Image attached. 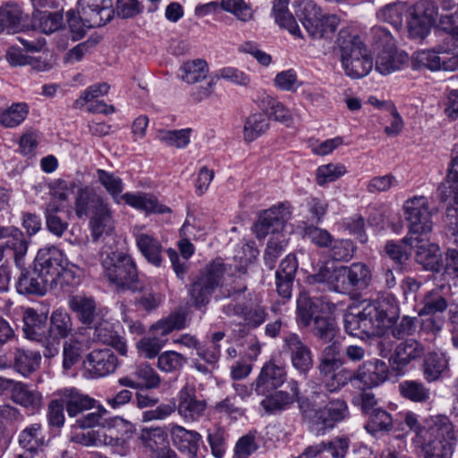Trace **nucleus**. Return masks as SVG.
Listing matches in <instances>:
<instances>
[{
  "label": "nucleus",
  "mask_w": 458,
  "mask_h": 458,
  "mask_svg": "<svg viewBox=\"0 0 458 458\" xmlns=\"http://www.w3.org/2000/svg\"><path fill=\"white\" fill-rule=\"evenodd\" d=\"M284 347L290 353L294 369L301 374H307L313 366L310 348L297 334H290L284 339Z\"/></svg>",
  "instance_id": "a211bd4d"
},
{
  "label": "nucleus",
  "mask_w": 458,
  "mask_h": 458,
  "mask_svg": "<svg viewBox=\"0 0 458 458\" xmlns=\"http://www.w3.org/2000/svg\"><path fill=\"white\" fill-rule=\"evenodd\" d=\"M82 350V342L77 335H72L64 344L63 350V367L64 369H70L76 362H78Z\"/></svg>",
  "instance_id": "774afa93"
},
{
  "label": "nucleus",
  "mask_w": 458,
  "mask_h": 458,
  "mask_svg": "<svg viewBox=\"0 0 458 458\" xmlns=\"http://www.w3.org/2000/svg\"><path fill=\"white\" fill-rule=\"evenodd\" d=\"M166 342L167 338L149 333L148 335L144 336L137 343V349L145 358L152 359L158 355Z\"/></svg>",
  "instance_id": "680f3d73"
},
{
  "label": "nucleus",
  "mask_w": 458,
  "mask_h": 458,
  "mask_svg": "<svg viewBox=\"0 0 458 458\" xmlns=\"http://www.w3.org/2000/svg\"><path fill=\"white\" fill-rule=\"evenodd\" d=\"M225 265L220 259L208 264L189 288L191 301L195 308L207 305L215 290L220 285L225 274Z\"/></svg>",
  "instance_id": "1a4fd4ad"
},
{
  "label": "nucleus",
  "mask_w": 458,
  "mask_h": 458,
  "mask_svg": "<svg viewBox=\"0 0 458 458\" xmlns=\"http://www.w3.org/2000/svg\"><path fill=\"white\" fill-rule=\"evenodd\" d=\"M345 269L352 292L355 289H364L369 285L372 275L366 264L352 263L351 266H345Z\"/></svg>",
  "instance_id": "8fccbe9b"
},
{
  "label": "nucleus",
  "mask_w": 458,
  "mask_h": 458,
  "mask_svg": "<svg viewBox=\"0 0 458 458\" xmlns=\"http://www.w3.org/2000/svg\"><path fill=\"white\" fill-rule=\"evenodd\" d=\"M105 277L121 290L136 292L139 286L138 271L131 257L122 251H112L102 259Z\"/></svg>",
  "instance_id": "423d86ee"
},
{
  "label": "nucleus",
  "mask_w": 458,
  "mask_h": 458,
  "mask_svg": "<svg viewBox=\"0 0 458 458\" xmlns=\"http://www.w3.org/2000/svg\"><path fill=\"white\" fill-rule=\"evenodd\" d=\"M34 267L47 279L54 288L73 284L75 279V266L71 264L63 252L54 247H47L38 251Z\"/></svg>",
  "instance_id": "20e7f679"
},
{
  "label": "nucleus",
  "mask_w": 458,
  "mask_h": 458,
  "mask_svg": "<svg viewBox=\"0 0 458 458\" xmlns=\"http://www.w3.org/2000/svg\"><path fill=\"white\" fill-rule=\"evenodd\" d=\"M96 173L100 184L112 196L115 202L120 203V200L122 199L121 193L123 191V182L122 179L114 175L113 173L106 172L103 169H98Z\"/></svg>",
  "instance_id": "13d9d810"
},
{
  "label": "nucleus",
  "mask_w": 458,
  "mask_h": 458,
  "mask_svg": "<svg viewBox=\"0 0 458 458\" xmlns=\"http://www.w3.org/2000/svg\"><path fill=\"white\" fill-rule=\"evenodd\" d=\"M310 327L313 336L323 343L332 342L339 330L335 319L329 314L316 315Z\"/></svg>",
  "instance_id": "58836bf2"
},
{
  "label": "nucleus",
  "mask_w": 458,
  "mask_h": 458,
  "mask_svg": "<svg viewBox=\"0 0 458 458\" xmlns=\"http://www.w3.org/2000/svg\"><path fill=\"white\" fill-rule=\"evenodd\" d=\"M178 247L184 259L183 261L180 259L177 252L174 250L168 249L166 252L172 263L174 273L178 277L182 279L187 272L186 260L193 254L194 246L189 240L183 239L178 242Z\"/></svg>",
  "instance_id": "09e8293b"
},
{
  "label": "nucleus",
  "mask_w": 458,
  "mask_h": 458,
  "mask_svg": "<svg viewBox=\"0 0 458 458\" xmlns=\"http://www.w3.org/2000/svg\"><path fill=\"white\" fill-rule=\"evenodd\" d=\"M121 199L128 205L146 212L164 214L170 210L160 204L155 196L147 193H124Z\"/></svg>",
  "instance_id": "a19ab883"
},
{
  "label": "nucleus",
  "mask_w": 458,
  "mask_h": 458,
  "mask_svg": "<svg viewBox=\"0 0 458 458\" xmlns=\"http://www.w3.org/2000/svg\"><path fill=\"white\" fill-rule=\"evenodd\" d=\"M18 443L24 449V453L17 454L16 458H32L33 454L43 444L41 425L34 423L26 427L20 433Z\"/></svg>",
  "instance_id": "72a5a7b5"
},
{
  "label": "nucleus",
  "mask_w": 458,
  "mask_h": 458,
  "mask_svg": "<svg viewBox=\"0 0 458 458\" xmlns=\"http://www.w3.org/2000/svg\"><path fill=\"white\" fill-rule=\"evenodd\" d=\"M342 366L319 369L323 387L328 394H336L349 383L354 386L353 370Z\"/></svg>",
  "instance_id": "5701e85b"
},
{
  "label": "nucleus",
  "mask_w": 458,
  "mask_h": 458,
  "mask_svg": "<svg viewBox=\"0 0 458 458\" xmlns=\"http://www.w3.org/2000/svg\"><path fill=\"white\" fill-rule=\"evenodd\" d=\"M354 374V387L359 389H370L385 382L388 377L387 364L379 360L363 362Z\"/></svg>",
  "instance_id": "dca6fc26"
},
{
  "label": "nucleus",
  "mask_w": 458,
  "mask_h": 458,
  "mask_svg": "<svg viewBox=\"0 0 458 458\" xmlns=\"http://www.w3.org/2000/svg\"><path fill=\"white\" fill-rule=\"evenodd\" d=\"M437 194L442 201L453 199L458 204V144L450 162L448 174L437 188Z\"/></svg>",
  "instance_id": "2f4dec72"
},
{
  "label": "nucleus",
  "mask_w": 458,
  "mask_h": 458,
  "mask_svg": "<svg viewBox=\"0 0 458 458\" xmlns=\"http://www.w3.org/2000/svg\"><path fill=\"white\" fill-rule=\"evenodd\" d=\"M103 201L104 199L91 187L80 188L75 197V214L79 218L92 215L93 209H96Z\"/></svg>",
  "instance_id": "e433bc0d"
},
{
  "label": "nucleus",
  "mask_w": 458,
  "mask_h": 458,
  "mask_svg": "<svg viewBox=\"0 0 458 458\" xmlns=\"http://www.w3.org/2000/svg\"><path fill=\"white\" fill-rule=\"evenodd\" d=\"M28 29L27 16L18 4L9 2L0 7V34H15Z\"/></svg>",
  "instance_id": "4be33fe9"
},
{
  "label": "nucleus",
  "mask_w": 458,
  "mask_h": 458,
  "mask_svg": "<svg viewBox=\"0 0 458 458\" xmlns=\"http://www.w3.org/2000/svg\"><path fill=\"white\" fill-rule=\"evenodd\" d=\"M61 209L55 201H49L46 208V223L50 233L60 237L67 230L68 223L64 221L58 215Z\"/></svg>",
  "instance_id": "69168bd1"
},
{
  "label": "nucleus",
  "mask_w": 458,
  "mask_h": 458,
  "mask_svg": "<svg viewBox=\"0 0 458 458\" xmlns=\"http://www.w3.org/2000/svg\"><path fill=\"white\" fill-rule=\"evenodd\" d=\"M269 128L268 117L265 114H250L245 122L243 136L246 141L251 142Z\"/></svg>",
  "instance_id": "603ef678"
},
{
  "label": "nucleus",
  "mask_w": 458,
  "mask_h": 458,
  "mask_svg": "<svg viewBox=\"0 0 458 458\" xmlns=\"http://www.w3.org/2000/svg\"><path fill=\"white\" fill-rule=\"evenodd\" d=\"M400 310L395 297L386 294L368 304L357 313L344 315V323L345 332L359 338L376 335L399 318Z\"/></svg>",
  "instance_id": "f257e3e1"
},
{
  "label": "nucleus",
  "mask_w": 458,
  "mask_h": 458,
  "mask_svg": "<svg viewBox=\"0 0 458 458\" xmlns=\"http://www.w3.org/2000/svg\"><path fill=\"white\" fill-rule=\"evenodd\" d=\"M89 371L95 377H105L114 372L117 367V358L108 349L93 350L87 356Z\"/></svg>",
  "instance_id": "393cba45"
},
{
  "label": "nucleus",
  "mask_w": 458,
  "mask_h": 458,
  "mask_svg": "<svg viewBox=\"0 0 458 458\" xmlns=\"http://www.w3.org/2000/svg\"><path fill=\"white\" fill-rule=\"evenodd\" d=\"M179 77L191 84L204 80L208 72V64L204 60L196 59L183 63L179 70Z\"/></svg>",
  "instance_id": "3c124183"
},
{
  "label": "nucleus",
  "mask_w": 458,
  "mask_h": 458,
  "mask_svg": "<svg viewBox=\"0 0 458 458\" xmlns=\"http://www.w3.org/2000/svg\"><path fill=\"white\" fill-rule=\"evenodd\" d=\"M64 403L70 417H76L95 407L96 401L74 388L64 390Z\"/></svg>",
  "instance_id": "f704fd0d"
},
{
  "label": "nucleus",
  "mask_w": 458,
  "mask_h": 458,
  "mask_svg": "<svg viewBox=\"0 0 458 458\" xmlns=\"http://www.w3.org/2000/svg\"><path fill=\"white\" fill-rule=\"evenodd\" d=\"M78 13L87 27H100L112 18L111 0H78Z\"/></svg>",
  "instance_id": "2eb2a0df"
},
{
  "label": "nucleus",
  "mask_w": 458,
  "mask_h": 458,
  "mask_svg": "<svg viewBox=\"0 0 458 458\" xmlns=\"http://www.w3.org/2000/svg\"><path fill=\"white\" fill-rule=\"evenodd\" d=\"M437 17V7L431 0H420L414 4L408 19V31L411 38L422 39L429 32Z\"/></svg>",
  "instance_id": "f8f14e48"
},
{
  "label": "nucleus",
  "mask_w": 458,
  "mask_h": 458,
  "mask_svg": "<svg viewBox=\"0 0 458 458\" xmlns=\"http://www.w3.org/2000/svg\"><path fill=\"white\" fill-rule=\"evenodd\" d=\"M296 15L308 34L313 38L330 36L339 23L337 16L322 13L321 9L311 0L300 2Z\"/></svg>",
  "instance_id": "6e6552de"
},
{
  "label": "nucleus",
  "mask_w": 458,
  "mask_h": 458,
  "mask_svg": "<svg viewBox=\"0 0 458 458\" xmlns=\"http://www.w3.org/2000/svg\"><path fill=\"white\" fill-rule=\"evenodd\" d=\"M285 379L286 371L284 368L274 361H268L262 367L252 386L259 395H266L270 391L280 387Z\"/></svg>",
  "instance_id": "412c9836"
},
{
  "label": "nucleus",
  "mask_w": 458,
  "mask_h": 458,
  "mask_svg": "<svg viewBox=\"0 0 458 458\" xmlns=\"http://www.w3.org/2000/svg\"><path fill=\"white\" fill-rule=\"evenodd\" d=\"M227 437L225 428L218 424H214L207 428L206 438L213 457H224L227 449Z\"/></svg>",
  "instance_id": "49530a36"
},
{
  "label": "nucleus",
  "mask_w": 458,
  "mask_h": 458,
  "mask_svg": "<svg viewBox=\"0 0 458 458\" xmlns=\"http://www.w3.org/2000/svg\"><path fill=\"white\" fill-rule=\"evenodd\" d=\"M73 334V323L70 314L62 310H56L50 316V325L47 329V338L45 339L46 350L44 356L52 358L59 352L62 339L72 337Z\"/></svg>",
  "instance_id": "9b49d317"
},
{
  "label": "nucleus",
  "mask_w": 458,
  "mask_h": 458,
  "mask_svg": "<svg viewBox=\"0 0 458 458\" xmlns=\"http://www.w3.org/2000/svg\"><path fill=\"white\" fill-rule=\"evenodd\" d=\"M13 401L32 411L42 405V394L36 389L23 384L16 383L12 390Z\"/></svg>",
  "instance_id": "ea45409f"
},
{
  "label": "nucleus",
  "mask_w": 458,
  "mask_h": 458,
  "mask_svg": "<svg viewBox=\"0 0 458 458\" xmlns=\"http://www.w3.org/2000/svg\"><path fill=\"white\" fill-rule=\"evenodd\" d=\"M63 26V15L59 13L35 12L32 16V28L42 33L51 34Z\"/></svg>",
  "instance_id": "de8ad7c7"
},
{
  "label": "nucleus",
  "mask_w": 458,
  "mask_h": 458,
  "mask_svg": "<svg viewBox=\"0 0 458 458\" xmlns=\"http://www.w3.org/2000/svg\"><path fill=\"white\" fill-rule=\"evenodd\" d=\"M415 261L425 270L439 272L443 267L442 252L437 244L428 242L423 236H418L412 245Z\"/></svg>",
  "instance_id": "6ab92c4d"
},
{
  "label": "nucleus",
  "mask_w": 458,
  "mask_h": 458,
  "mask_svg": "<svg viewBox=\"0 0 458 458\" xmlns=\"http://www.w3.org/2000/svg\"><path fill=\"white\" fill-rule=\"evenodd\" d=\"M299 408L302 417L321 434L333 429L350 415L348 404L343 398H333L324 407L318 409L309 399H301Z\"/></svg>",
  "instance_id": "39448f33"
},
{
  "label": "nucleus",
  "mask_w": 458,
  "mask_h": 458,
  "mask_svg": "<svg viewBox=\"0 0 458 458\" xmlns=\"http://www.w3.org/2000/svg\"><path fill=\"white\" fill-rule=\"evenodd\" d=\"M170 436L173 445L189 458H197L202 443V436L195 430H190L177 424L170 425Z\"/></svg>",
  "instance_id": "aec40b11"
},
{
  "label": "nucleus",
  "mask_w": 458,
  "mask_h": 458,
  "mask_svg": "<svg viewBox=\"0 0 458 458\" xmlns=\"http://www.w3.org/2000/svg\"><path fill=\"white\" fill-rule=\"evenodd\" d=\"M206 409L207 402L197 395L194 386L187 384L179 391L175 411L185 422L198 421L204 416Z\"/></svg>",
  "instance_id": "4468645a"
},
{
  "label": "nucleus",
  "mask_w": 458,
  "mask_h": 458,
  "mask_svg": "<svg viewBox=\"0 0 458 458\" xmlns=\"http://www.w3.org/2000/svg\"><path fill=\"white\" fill-rule=\"evenodd\" d=\"M425 353L426 346L422 343L414 338L403 339L395 345L389 363L393 369L401 371L409 364L420 360Z\"/></svg>",
  "instance_id": "f3484780"
},
{
  "label": "nucleus",
  "mask_w": 458,
  "mask_h": 458,
  "mask_svg": "<svg viewBox=\"0 0 458 458\" xmlns=\"http://www.w3.org/2000/svg\"><path fill=\"white\" fill-rule=\"evenodd\" d=\"M89 226L94 242L98 241L102 235H108L114 231V220L112 210L106 202L103 201L96 209H93Z\"/></svg>",
  "instance_id": "bb28decb"
},
{
  "label": "nucleus",
  "mask_w": 458,
  "mask_h": 458,
  "mask_svg": "<svg viewBox=\"0 0 458 458\" xmlns=\"http://www.w3.org/2000/svg\"><path fill=\"white\" fill-rule=\"evenodd\" d=\"M41 361L38 352L15 348L13 352V364L17 371L27 376L35 371Z\"/></svg>",
  "instance_id": "c03bdc74"
},
{
  "label": "nucleus",
  "mask_w": 458,
  "mask_h": 458,
  "mask_svg": "<svg viewBox=\"0 0 458 458\" xmlns=\"http://www.w3.org/2000/svg\"><path fill=\"white\" fill-rule=\"evenodd\" d=\"M259 439L260 434L256 429L242 436L235 444L233 458H249L259 449Z\"/></svg>",
  "instance_id": "864d4df0"
},
{
  "label": "nucleus",
  "mask_w": 458,
  "mask_h": 458,
  "mask_svg": "<svg viewBox=\"0 0 458 458\" xmlns=\"http://www.w3.org/2000/svg\"><path fill=\"white\" fill-rule=\"evenodd\" d=\"M423 307L419 311L420 316L437 315L447 308V301L440 289H433L426 293L422 301Z\"/></svg>",
  "instance_id": "4d7b16f0"
},
{
  "label": "nucleus",
  "mask_w": 458,
  "mask_h": 458,
  "mask_svg": "<svg viewBox=\"0 0 458 458\" xmlns=\"http://www.w3.org/2000/svg\"><path fill=\"white\" fill-rule=\"evenodd\" d=\"M17 292L21 294H35L42 296L54 288L47 279L34 267L30 271L22 272L16 284Z\"/></svg>",
  "instance_id": "cd10ccee"
},
{
  "label": "nucleus",
  "mask_w": 458,
  "mask_h": 458,
  "mask_svg": "<svg viewBox=\"0 0 458 458\" xmlns=\"http://www.w3.org/2000/svg\"><path fill=\"white\" fill-rule=\"evenodd\" d=\"M335 310V303L327 298L312 299L304 291L299 293L296 300V319L303 327H310L316 315L332 314Z\"/></svg>",
  "instance_id": "ddd939ff"
},
{
  "label": "nucleus",
  "mask_w": 458,
  "mask_h": 458,
  "mask_svg": "<svg viewBox=\"0 0 458 458\" xmlns=\"http://www.w3.org/2000/svg\"><path fill=\"white\" fill-rule=\"evenodd\" d=\"M293 403L294 395H290V393L285 391H277L262 400L261 406L267 412H276L286 410Z\"/></svg>",
  "instance_id": "0e129e2a"
},
{
  "label": "nucleus",
  "mask_w": 458,
  "mask_h": 458,
  "mask_svg": "<svg viewBox=\"0 0 458 458\" xmlns=\"http://www.w3.org/2000/svg\"><path fill=\"white\" fill-rule=\"evenodd\" d=\"M185 327L186 314L183 311H176L153 324L149 333L166 338V335L174 330H181Z\"/></svg>",
  "instance_id": "37998d69"
},
{
  "label": "nucleus",
  "mask_w": 458,
  "mask_h": 458,
  "mask_svg": "<svg viewBox=\"0 0 458 458\" xmlns=\"http://www.w3.org/2000/svg\"><path fill=\"white\" fill-rule=\"evenodd\" d=\"M406 12V4L398 2L384 6L377 12V16L378 20L387 22L398 30L403 25V16Z\"/></svg>",
  "instance_id": "6e6d98bb"
},
{
  "label": "nucleus",
  "mask_w": 458,
  "mask_h": 458,
  "mask_svg": "<svg viewBox=\"0 0 458 458\" xmlns=\"http://www.w3.org/2000/svg\"><path fill=\"white\" fill-rule=\"evenodd\" d=\"M137 247L145 259L156 267H159L162 262V245L153 235L147 233L139 232L135 233Z\"/></svg>",
  "instance_id": "c9c22d12"
},
{
  "label": "nucleus",
  "mask_w": 458,
  "mask_h": 458,
  "mask_svg": "<svg viewBox=\"0 0 458 458\" xmlns=\"http://www.w3.org/2000/svg\"><path fill=\"white\" fill-rule=\"evenodd\" d=\"M290 207L286 204L274 206L263 211L253 225V232L259 239L273 234L269 239L264 253V262L273 269L276 259L284 251L288 243L285 234L282 233L286 222L291 218Z\"/></svg>",
  "instance_id": "f03ea898"
},
{
  "label": "nucleus",
  "mask_w": 458,
  "mask_h": 458,
  "mask_svg": "<svg viewBox=\"0 0 458 458\" xmlns=\"http://www.w3.org/2000/svg\"><path fill=\"white\" fill-rule=\"evenodd\" d=\"M346 174V168L339 163L319 165L316 170V182L319 186L333 182Z\"/></svg>",
  "instance_id": "e2e57ef3"
},
{
  "label": "nucleus",
  "mask_w": 458,
  "mask_h": 458,
  "mask_svg": "<svg viewBox=\"0 0 458 458\" xmlns=\"http://www.w3.org/2000/svg\"><path fill=\"white\" fill-rule=\"evenodd\" d=\"M404 216L408 224V234L403 242L412 245L418 236H424L432 231L433 223L428 200L424 196H415L403 204Z\"/></svg>",
  "instance_id": "0eeeda50"
},
{
  "label": "nucleus",
  "mask_w": 458,
  "mask_h": 458,
  "mask_svg": "<svg viewBox=\"0 0 458 458\" xmlns=\"http://www.w3.org/2000/svg\"><path fill=\"white\" fill-rule=\"evenodd\" d=\"M26 104L15 103L0 113V124L5 128L18 126L27 116Z\"/></svg>",
  "instance_id": "052dcab7"
},
{
  "label": "nucleus",
  "mask_w": 458,
  "mask_h": 458,
  "mask_svg": "<svg viewBox=\"0 0 458 458\" xmlns=\"http://www.w3.org/2000/svg\"><path fill=\"white\" fill-rule=\"evenodd\" d=\"M186 361L182 354L175 351H166L158 356L157 367L164 372L172 373L180 370Z\"/></svg>",
  "instance_id": "338daca9"
},
{
  "label": "nucleus",
  "mask_w": 458,
  "mask_h": 458,
  "mask_svg": "<svg viewBox=\"0 0 458 458\" xmlns=\"http://www.w3.org/2000/svg\"><path fill=\"white\" fill-rule=\"evenodd\" d=\"M68 304L82 324L91 327L100 320L93 298L81 294L72 295Z\"/></svg>",
  "instance_id": "c756f323"
},
{
  "label": "nucleus",
  "mask_w": 458,
  "mask_h": 458,
  "mask_svg": "<svg viewBox=\"0 0 458 458\" xmlns=\"http://www.w3.org/2000/svg\"><path fill=\"white\" fill-rule=\"evenodd\" d=\"M95 328V340L112 346L121 355H126L127 346L121 336L113 330L112 326L107 321L98 320L97 324L92 326Z\"/></svg>",
  "instance_id": "4c0bfd02"
},
{
  "label": "nucleus",
  "mask_w": 458,
  "mask_h": 458,
  "mask_svg": "<svg viewBox=\"0 0 458 458\" xmlns=\"http://www.w3.org/2000/svg\"><path fill=\"white\" fill-rule=\"evenodd\" d=\"M423 439L455 443L456 433L450 419L445 415H437L428 418Z\"/></svg>",
  "instance_id": "a878e982"
},
{
  "label": "nucleus",
  "mask_w": 458,
  "mask_h": 458,
  "mask_svg": "<svg viewBox=\"0 0 458 458\" xmlns=\"http://www.w3.org/2000/svg\"><path fill=\"white\" fill-rule=\"evenodd\" d=\"M336 46L345 74L352 79L363 78L373 68V59L360 36L349 29L339 31Z\"/></svg>",
  "instance_id": "7ed1b4c3"
},
{
  "label": "nucleus",
  "mask_w": 458,
  "mask_h": 458,
  "mask_svg": "<svg viewBox=\"0 0 458 458\" xmlns=\"http://www.w3.org/2000/svg\"><path fill=\"white\" fill-rule=\"evenodd\" d=\"M259 106L263 111L269 113L276 121H278L287 126H290L293 123V116L290 110L274 98L263 94L259 98Z\"/></svg>",
  "instance_id": "a18cd8bd"
},
{
  "label": "nucleus",
  "mask_w": 458,
  "mask_h": 458,
  "mask_svg": "<svg viewBox=\"0 0 458 458\" xmlns=\"http://www.w3.org/2000/svg\"><path fill=\"white\" fill-rule=\"evenodd\" d=\"M408 63V55L395 47L381 50L376 59L375 68L383 75L401 70Z\"/></svg>",
  "instance_id": "7c9ffc66"
},
{
  "label": "nucleus",
  "mask_w": 458,
  "mask_h": 458,
  "mask_svg": "<svg viewBox=\"0 0 458 458\" xmlns=\"http://www.w3.org/2000/svg\"><path fill=\"white\" fill-rule=\"evenodd\" d=\"M3 239H7L4 245V250H10L13 253L14 261L17 266H21V261L28 250L29 242L23 233L13 226H4Z\"/></svg>",
  "instance_id": "473e14b6"
},
{
  "label": "nucleus",
  "mask_w": 458,
  "mask_h": 458,
  "mask_svg": "<svg viewBox=\"0 0 458 458\" xmlns=\"http://www.w3.org/2000/svg\"><path fill=\"white\" fill-rule=\"evenodd\" d=\"M289 0H274L272 13L276 22L286 29L292 35L301 38V30L295 18L288 10Z\"/></svg>",
  "instance_id": "79ce46f5"
},
{
  "label": "nucleus",
  "mask_w": 458,
  "mask_h": 458,
  "mask_svg": "<svg viewBox=\"0 0 458 458\" xmlns=\"http://www.w3.org/2000/svg\"><path fill=\"white\" fill-rule=\"evenodd\" d=\"M191 129L161 130L157 132V139L169 147L183 148L190 143Z\"/></svg>",
  "instance_id": "bf43d9fd"
},
{
  "label": "nucleus",
  "mask_w": 458,
  "mask_h": 458,
  "mask_svg": "<svg viewBox=\"0 0 458 458\" xmlns=\"http://www.w3.org/2000/svg\"><path fill=\"white\" fill-rule=\"evenodd\" d=\"M225 265L220 259L208 264L189 288L191 301L195 308L207 305L215 290L220 285L225 274Z\"/></svg>",
  "instance_id": "9d476101"
},
{
  "label": "nucleus",
  "mask_w": 458,
  "mask_h": 458,
  "mask_svg": "<svg viewBox=\"0 0 458 458\" xmlns=\"http://www.w3.org/2000/svg\"><path fill=\"white\" fill-rule=\"evenodd\" d=\"M449 372V359L443 352H431L424 356L422 374L428 383L440 380Z\"/></svg>",
  "instance_id": "c85d7f7f"
},
{
  "label": "nucleus",
  "mask_w": 458,
  "mask_h": 458,
  "mask_svg": "<svg viewBox=\"0 0 458 458\" xmlns=\"http://www.w3.org/2000/svg\"><path fill=\"white\" fill-rule=\"evenodd\" d=\"M399 388L404 398L415 403H426L430 398L429 388L420 381H403L400 384Z\"/></svg>",
  "instance_id": "5fc2aeb1"
},
{
  "label": "nucleus",
  "mask_w": 458,
  "mask_h": 458,
  "mask_svg": "<svg viewBox=\"0 0 458 458\" xmlns=\"http://www.w3.org/2000/svg\"><path fill=\"white\" fill-rule=\"evenodd\" d=\"M47 314L43 312L38 313L33 308H28L24 310L23 332L25 337L32 341L40 342L45 349V339L47 338Z\"/></svg>",
  "instance_id": "b1692460"
}]
</instances>
